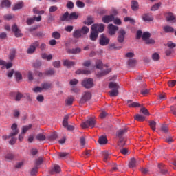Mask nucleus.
Segmentation results:
<instances>
[{
	"label": "nucleus",
	"instance_id": "nucleus-15",
	"mask_svg": "<svg viewBox=\"0 0 176 176\" xmlns=\"http://www.w3.org/2000/svg\"><path fill=\"white\" fill-rule=\"evenodd\" d=\"M126 133H128V128H124L118 130V132H116V136L118 137V139H124V138L122 137Z\"/></svg>",
	"mask_w": 176,
	"mask_h": 176
},
{
	"label": "nucleus",
	"instance_id": "nucleus-52",
	"mask_svg": "<svg viewBox=\"0 0 176 176\" xmlns=\"http://www.w3.org/2000/svg\"><path fill=\"white\" fill-rule=\"evenodd\" d=\"M58 10V7L56 6H52L50 7L49 12L50 13H54V12H57Z\"/></svg>",
	"mask_w": 176,
	"mask_h": 176
},
{
	"label": "nucleus",
	"instance_id": "nucleus-50",
	"mask_svg": "<svg viewBox=\"0 0 176 176\" xmlns=\"http://www.w3.org/2000/svg\"><path fill=\"white\" fill-rule=\"evenodd\" d=\"M124 21H125V22L129 21L131 23V24H135V20H134V19L130 18L129 16H126L124 19Z\"/></svg>",
	"mask_w": 176,
	"mask_h": 176
},
{
	"label": "nucleus",
	"instance_id": "nucleus-30",
	"mask_svg": "<svg viewBox=\"0 0 176 176\" xmlns=\"http://www.w3.org/2000/svg\"><path fill=\"white\" fill-rule=\"evenodd\" d=\"M137 166V161L135 158H131L129 160V168H133Z\"/></svg>",
	"mask_w": 176,
	"mask_h": 176
},
{
	"label": "nucleus",
	"instance_id": "nucleus-31",
	"mask_svg": "<svg viewBox=\"0 0 176 176\" xmlns=\"http://www.w3.org/2000/svg\"><path fill=\"white\" fill-rule=\"evenodd\" d=\"M41 58L43 60H47V61H50L52 58H53V56L52 54L47 55L46 53L41 54Z\"/></svg>",
	"mask_w": 176,
	"mask_h": 176
},
{
	"label": "nucleus",
	"instance_id": "nucleus-51",
	"mask_svg": "<svg viewBox=\"0 0 176 176\" xmlns=\"http://www.w3.org/2000/svg\"><path fill=\"white\" fill-rule=\"evenodd\" d=\"M151 57L154 61H158V60H160V55L157 53L153 54Z\"/></svg>",
	"mask_w": 176,
	"mask_h": 176
},
{
	"label": "nucleus",
	"instance_id": "nucleus-48",
	"mask_svg": "<svg viewBox=\"0 0 176 176\" xmlns=\"http://www.w3.org/2000/svg\"><path fill=\"white\" fill-rule=\"evenodd\" d=\"M52 36L54 38V39H60L61 38V34L58 32H54Z\"/></svg>",
	"mask_w": 176,
	"mask_h": 176
},
{
	"label": "nucleus",
	"instance_id": "nucleus-35",
	"mask_svg": "<svg viewBox=\"0 0 176 176\" xmlns=\"http://www.w3.org/2000/svg\"><path fill=\"white\" fill-rule=\"evenodd\" d=\"M36 139L38 141L43 142L46 140V136L43 133H38V135H36Z\"/></svg>",
	"mask_w": 176,
	"mask_h": 176
},
{
	"label": "nucleus",
	"instance_id": "nucleus-32",
	"mask_svg": "<svg viewBox=\"0 0 176 176\" xmlns=\"http://www.w3.org/2000/svg\"><path fill=\"white\" fill-rule=\"evenodd\" d=\"M131 9L134 12H137V10H138V9H140V7L138 6V3L137 1H133L131 2Z\"/></svg>",
	"mask_w": 176,
	"mask_h": 176
},
{
	"label": "nucleus",
	"instance_id": "nucleus-25",
	"mask_svg": "<svg viewBox=\"0 0 176 176\" xmlns=\"http://www.w3.org/2000/svg\"><path fill=\"white\" fill-rule=\"evenodd\" d=\"M12 3L9 0H3L1 2V8H10Z\"/></svg>",
	"mask_w": 176,
	"mask_h": 176
},
{
	"label": "nucleus",
	"instance_id": "nucleus-40",
	"mask_svg": "<svg viewBox=\"0 0 176 176\" xmlns=\"http://www.w3.org/2000/svg\"><path fill=\"white\" fill-rule=\"evenodd\" d=\"M23 6H24L23 2L18 3L12 8V10H19L22 9Z\"/></svg>",
	"mask_w": 176,
	"mask_h": 176
},
{
	"label": "nucleus",
	"instance_id": "nucleus-57",
	"mask_svg": "<svg viewBox=\"0 0 176 176\" xmlns=\"http://www.w3.org/2000/svg\"><path fill=\"white\" fill-rule=\"evenodd\" d=\"M162 3H158L154 6H152L151 10L155 12V10H158V9L160 8Z\"/></svg>",
	"mask_w": 176,
	"mask_h": 176
},
{
	"label": "nucleus",
	"instance_id": "nucleus-28",
	"mask_svg": "<svg viewBox=\"0 0 176 176\" xmlns=\"http://www.w3.org/2000/svg\"><path fill=\"white\" fill-rule=\"evenodd\" d=\"M138 64V60L135 58H131L128 60V65L129 67H135Z\"/></svg>",
	"mask_w": 176,
	"mask_h": 176
},
{
	"label": "nucleus",
	"instance_id": "nucleus-19",
	"mask_svg": "<svg viewBox=\"0 0 176 176\" xmlns=\"http://www.w3.org/2000/svg\"><path fill=\"white\" fill-rule=\"evenodd\" d=\"M91 41H96L98 38V32L96 30H92L89 36Z\"/></svg>",
	"mask_w": 176,
	"mask_h": 176
},
{
	"label": "nucleus",
	"instance_id": "nucleus-16",
	"mask_svg": "<svg viewBox=\"0 0 176 176\" xmlns=\"http://www.w3.org/2000/svg\"><path fill=\"white\" fill-rule=\"evenodd\" d=\"M60 171H61L60 166H59L58 165H55L54 166L53 168L51 169V170H50V174L55 175L60 173Z\"/></svg>",
	"mask_w": 176,
	"mask_h": 176
},
{
	"label": "nucleus",
	"instance_id": "nucleus-18",
	"mask_svg": "<svg viewBox=\"0 0 176 176\" xmlns=\"http://www.w3.org/2000/svg\"><path fill=\"white\" fill-rule=\"evenodd\" d=\"M81 52L82 49L80 47L67 50V53H69V54H79Z\"/></svg>",
	"mask_w": 176,
	"mask_h": 176
},
{
	"label": "nucleus",
	"instance_id": "nucleus-24",
	"mask_svg": "<svg viewBox=\"0 0 176 176\" xmlns=\"http://www.w3.org/2000/svg\"><path fill=\"white\" fill-rule=\"evenodd\" d=\"M158 168H160V173H162V175H166L168 173V170L163 164H159Z\"/></svg>",
	"mask_w": 176,
	"mask_h": 176
},
{
	"label": "nucleus",
	"instance_id": "nucleus-64",
	"mask_svg": "<svg viewBox=\"0 0 176 176\" xmlns=\"http://www.w3.org/2000/svg\"><path fill=\"white\" fill-rule=\"evenodd\" d=\"M43 163V158L40 157L38 158V160H36V167H38V166L41 165Z\"/></svg>",
	"mask_w": 176,
	"mask_h": 176
},
{
	"label": "nucleus",
	"instance_id": "nucleus-29",
	"mask_svg": "<svg viewBox=\"0 0 176 176\" xmlns=\"http://www.w3.org/2000/svg\"><path fill=\"white\" fill-rule=\"evenodd\" d=\"M63 65L65 67H74V65H76V64L74 61H71L69 60H65L63 61Z\"/></svg>",
	"mask_w": 176,
	"mask_h": 176
},
{
	"label": "nucleus",
	"instance_id": "nucleus-60",
	"mask_svg": "<svg viewBox=\"0 0 176 176\" xmlns=\"http://www.w3.org/2000/svg\"><path fill=\"white\" fill-rule=\"evenodd\" d=\"M38 166L34 167V168L32 169V170L30 171V175L32 176H35L36 175V173H38Z\"/></svg>",
	"mask_w": 176,
	"mask_h": 176
},
{
	"label": "nucleus",
	"instance_id": "nucleus-9",
	"mask_svg": "<svg viewBox=\"0 0 176 176\" xmlns=\"http://www.w3.org/2000/svg\"><path fill=\"white\" fill-rule=\"evenodd\" d=\"M68 118H69V116H64V120L62 122V125H63L64 128L67 129L68 131H74V126L72 125H68Z\"/></svg>",
	"mask_w": 176,
	"mask_h": 176
},
{
	"label": "nucleus",
	"instance_id": "nucleus-39",
	"mask_svg": "<svg viewBox=\"0 0 176 176\" xmlns=\"http://www.w3.org/2000/svg\"><path fill=\"white\" fill-rule=\"evenodd\" d=\"M109 47H110V49H114L115 50H120V49H122V47H123V45H120L118 46L115 43H111L109 45Z\"/></svg>",
	"mask_w": 176,
	"mask_h": 176
},
{
	"label": "nucleus",
	"instance_id": "nucleus-43",
	"mask_svg": "<svg viewBox=\"0 0 176 176\" xmlns=\"http://www.w3.org/2000/svg\"><path fill=\"white\" fill-rule=\"evenodd\" d=\"M57 138H58L57 133H52V135H50L48 136V140L50 142H53V141H55L57 139Z\"/></svg>",
	"mask_w": 176,
	"mask_h": 176
},
{
	"label": "nucleus",
	"instance_id": "nucleus-17",
	"mask_svg": "<svg viewBox=\"0 0 176 176\" xmlns=\"http://www.w3.org/2000/svg\"><path fill=\"white\" fill-rule=\"evenodd\" d=\"M73 38H75V39H79V38H82L83 35L82 34V32H80V29H77L73 32Z\"/></svg>",
	"mask_w": 176,
	"mask_h": 176
},
{
	"label": "nucleus",
	"instance_id": "nucleus-12",
	"mask_svg": "<svg viewBox=\"0 0 176 176\" xmlns=\"http://www.w3.org/2000/svg\"><path fill=\"white\" fill-rule=\"evenodd\" d=\"M93 72L92 69H89V68H84V69H80L78 70H76V74H85V75H88L90 74Z\"/></svg>",
	"mask_w": 176,
	"mask_h": 176
},
{
	"label": "nucleus",
	"instance_id": "nucleus-58",
	"mask_svg": "<svg viewBox=\"0 0 176 176\" xmlns=\"http://www.w3.org/2000/svg\"><path fill=\"white\" fill-rule=\"evenodd\" d=\"M28 25H31L35 23V18H28L26 21Z\"/></svg>",
	"mask_w": 176,
	"mask_h": 176
},
{
	"label": "nucleus",
	"instance_id": "nucleus-46",
	"mask_svg": "<svg viewBox=\"0 0 176 176\" xmlns=\"http://www.w3.org/2000/svg\"><path fill=\"white\" fill-rule=\"evenodd\" d=\"M14 76L16 78V80H17V82H19L20 80L23 79V76L21 75V72H16L14 73Z\"/></svg>",
	"mask_w": 176,
	"mask_h": 176
},
{
	"label": "nucleus",
	"instance_id": "nucleus-23",
	"mask_svg": "<svg viewBox=\"0 0 176 176\" xmlns=\"http://www.w3.org/2000/svg\"><path fill=\"white\" fill-rule=\"evenodd\" d=\"M165 17L167 21H173V20H175V16H174V14L172 12H166L165 14Z\"/></svg>",
	"mask_w": 176,
	"mask_h": 176
},
{
	"label": "nucleus",
	"instance_id": "nucleus-7",
	"mask_svg": "<svg viewBox=\"0 0 176 176\" xmlns=\"http://www.w3.org/2000/svg\"><path fill=\"white\" fill-rule=\"evenodd\" d=\"M91 30L98 32H103L104 30H105V25L102 23L94 24L91 25Z\"/></svg>",
	"mask_w": 176,
	"mask_h": 176
},
{
	"label": "nucleus",
	"instance_id": "nucleus-55",
	"mask_svg": "<svg viewBox=\"0 0 176 176\" xmlns=\"http://www.w3.org/2000/svg\"><path fill=\"white\" fill-rule=\"evenodd\" d=\"M109 153H108L107 151L103 152L104 162H107L108 159H109Z\"/></svg>",
	"mask_w": 176,
	"mask_h": 176
},
{
	"label": "nucleus",
	"instance_id": "nucleus-22",
	"mask_svg": "<svg viewBox=\"0 0 176 176\" xmlns=\"http://www.w3.org/2000/svg\"><path fill=\"white\" fill-rule=\"evenodd\" d=\"M78 17H79V14L76 12H73L70 14H69V21H71L72 20H78Z\"/></svg>",
	"mask_w": 176,
	"mask_h": 176
},
{
	"label": "nucleus",
	"instance_id": "nucleus-62",
	"mask_svg": "<svg viewBox=\"0 0 176 176\" xmlns=\"http://www.w3.org/2000/svg\"><path fill=\"white\" fill-rule=\"evenodd\" d=\"M119 139H120V141L118 142V146L120 147L124 146L126 145L124 138H119Z\"/></svg>",
	"mask_w": 176,
	"mask_h": 176
},
{
	"label": "nucleus",
	"instance_id": "nucleus-10",
	"mask_svg": "<svg viewBox=\"0 0 176 176\" xmlns=\"http://www.w3.org/2000/svg\"><path fill=\"white\" fill-rule=\"evenodd\" d=\"M92 98V94L89 91H85L82 98L80 100V104H85L87 101H89Z\"/></svg>",
	"mask_w": 176,
	"mask_h": 176
},
{
	"label": "nucleus",
	"instance_id": "nucleus-38",
	"mask_svg": "<svg viewBox=\"0 0 176 176\" xmlns=\"http://www.w3.org/2000/svg\"><path fill=\"white\" fill-rule=\"evenodd\" d=\"M32 126V124L22 126L21 134H25L28 131V130L31 129Z\"/></svg>",
	"mask_w": 176,
	"mask_h": 176
},
{
	"label": "nucleus",
	"instance_id": "nucleus-49",
	"mask_svg": "<svg viewBox=\"0 0 176 176\" xmlns=\"http://www.w3.org/2000/svg\"><path fill=\"white\" fill-rule=\"evenodd\" d=\"M16 57V50H12L9 55V60H10V61L14 60V58Z\"/></svg>",
	"mask_w": 176,
	"mask_h": 176
},
{
	"label": "nucleus",
	"instance_id": "nucleus-1",
	"mask_svg": "<svg viewBox=\"0 0 176 176\" xmlns=\"http://www.w3.org/2000/svg\"><path fill=\"white\" fill-rule=\"evenodd\" d=\"M11 130H12V132L10 133L9 135H3L2 139L4 141H6V140H8L11 138H14V136L17 135L19 133V129H17V124L14 123L12 124V126H11Z\"/></svg>",
	"mask_w": 176,
	"mask_h": 176
},
{
	"label": "nucleus",
	"instance_id": "nucleus-3",
	"mask_svg": "<svg viewBox=\"0 0 176 176\" xmlns=\"http://www.w3.org/2000/svg\"><path fill=\"white\" fill-rule=\"evenodd\" d=\"M102 68L103 67H97L95 69V71L98 72V73L96 74V76H97L98 78H102V77L106 76L107 74L111 73V68L106 69L105 70H104L102 72Z\"/></svg>",
	"mask_w": 176,
	"mask_h": 176
},
{
	"label": "nucleus",
	"instance_id": "nucleus-34",
	"mask_svg": "<svg viewBox=\"0 0 176 176\" xmlns=\"http://www.w3.org/2000/svg\"><path fill=\"white\" fill-rule=\"evenodd\" d=\"M98 142H99L100 145H104L107 143V139L105 136H101L98 140Z\"/></svg>",
	"mask_w": 176,
	"mask_h": 176
},
{
	"label": "nucleus",
	"instance_id": "nucleus-2",
	"mask_svg": "<svg viewBox=\"0 0 176 176\" xmlns=\"http://www.w3.org/2000/svg\"><path fill=\"white\" fill-rule=\"evenodd\" d=\"M109 88L113 89L109 91V95L111 97H117L118 95V89L120 87L118 83L111 82L109 83Z\"/></svg>",
	"mask_w": 176,
	"mask_h": 176
},
{
	"label": "nucleus",
	"instance_id": "nucleus-8",
	"mask_svg": "<svg viewBox=\"0 0 176 176\" xmlns=\"http://www.w3.org/2000/svg\"><path fill=\"white\" fill-rule=\"evenodd\" d=\"M12 31L14 32L16 38H21V36H23V33H21V30L19 28L17 25L14 24L12 26Z\"/></svg>",
	"mask_w": 176,
	"mask_h": 176
},
{
	"label": "nucleus",
	"instance_id": "nucleus-42",
	"mask_svg": "<svg viewBox=\"0 0 176 176\" xmlns=\"http://www.w3.org/2000/svg\"><path fill=\"white\" fill-rule=\"evenodd\" d=\"M58 156H59V157L61 159H65L69 156V153L67 152H60L58 153Z\"/></svg>",
	"mask_w": 176,
	"mask_h": 176
},
{
	"label": "nucleus",
	"instance_id": "nucleus-21",
	"mask_svg": "<svg viewBox=\"0 0 176 176\" xmlns=\"http://www.w3.org/2000/svg\"><path fill=\"white\" fill-rule=\"evenodd\" d=\"M128 107L129 108L140 107V104L137 102H133L132 100H128Z\"/></svg>",
	"mask_w": 176,
	"mask_h": 176
},
{
	"label": "nucleus",
	"instance_id": "nucleus-47",
	"mask_svg": "<svg viewBox=\"0 0 176 176\" xmlns=\"http://www.w3.org/2000/svg\"><path fill=\"white\" fill-rule=\"evenodd\" d=\"M135 120L139 122H144L145 120V117L138 114L135 116Z\"/></svg>",
	"mask_w": 176,
	"mask_h": 176
},
{
	"label": "nucleus",
	"instance_id": "nucleus-5",
	"mask_svg": "<svg viewBox=\"0 0 176 176\" xmlns=\"http://www.w3.org/2000/svg\"><path fill=\"white\" fill-rule=\"evenodd\" d=\"M96 121L94 118H89L88 121H85L82 123V127L84 129L86 128H94Z\"/></svg>",
	"mask_w": 176,
	"mask_h": 176
},
{
	"label": "nucleus",
	"instance_id": "nucleus-59",
	"mask_svg": "<svg viewBox=\"0 0 176 176\" xmlns=\"http://www.w3.org/2000/svg\"><path fill=\"white\" fill-rule=\"evenodd\" d=\"M140 112L142 113V114H144V116H149V112L148 111L147 109H146L145 107L142 108L140 110Z\"/></svg>",
	"mask_w": 176,
	"mask_h": 176
},
{
	"label": "nucleus",
	"instance_id": "nucleus-61",
	"mask_svg": "<svg viewBox=\"0 0 176 176\" xmlns=\"http://www.w3.org/2000/svg\"><path fill=\"white\" fill-rule=\"evenodd\" d=\"M12 19H14V15L11 14L4 15V20H12Z\"/></svg>",
	"mask_w": 176,
	"mask_h": 176
},
{
	"label": "nucleus",
	"instance_id": "nucleus-63",
	"mask_svg": "<svg viewBox=\"0 0 176 176\" xmlns=\"http://www.w3.org/2000/svg\"><path fill=\"white\" fill-rule=\"evenodd\" d=\"M65 31H66V32H72V31H74V26L72 25H67L65 28Z\"/></svg>",
	"mask_w": 176,
	"mask_h": 176
},
{
	"label": "nucleus",
	"instance_id": "nucleus-53",
	"mask_svg": "<svg viewBox=\"0 0 176 176\" xmlns=\"http://www.w3.org/2000/svg\"><path fill=\"white\" fill-rule=\"evenodd\" d=\"M14 157V155L10 152H9L8 153H7L6 155H5V159H6L7 160H12Z\"/></svg>",
	"mask_w": 176,
	"mask_h": 176
},
{
	"label": "nucleus",
	"instance_id": "nucleus-14",
	"mask_svg": "<svg viewBox=\"0 0 176 176\" xmlns=\"http://www.w3.org/2000/svg\"><path fill=\"white\" fill-rule=\"evenodd\" d=\"M108 43H109V38L105 36L104 34H102L100 38V45H101V46H107Z\"/></svg>",
	"mask_w": 176,
	"mask_h": 176
},
{
	"label": "nucleus",
	"instance_id": "nucleus-45",
	"mask_svg": "<svg viewBox=\"0 0 176 176\" xmlns=\"http://www.w3.org/2000/svg\"><path fill=\"white\" fill-rule=\"evenodd\" d=\"M164 31L165 32H174V28L167 25L164 27Z\"/></svg>",
	"mask_w": 176,
	"mask_h": 176
},
{
	"label": "nucleus",
	"instance_id": "nucleus-44",
	"mask_svg": "<svg viewBox=\"0 0 176 176\" xmlns=\"http://www.w3.org/2000/svg\"><path fill=\"white\" fill-rule=\"evenodd\" d=\"M35 50H36V49L35 48L34 46H33L32 45H31L29 48L27 50V53L28 54H32V53H34L35 52Z\"/></svg>",
	"mask_w": 176,
	"mask_h": 176
},
{
	"label": "nucleus",
	"instance_id": "nucleus-20",
	"mask_svg": "<svg viewBox=\"0 0 176 176\" xmlns=\"http://www.w3.org/2000/svg\"><path fill=\"white\" fill-rule=\"evenodd\" d=\"M60 21H69V12L67 11L60 17Z\"/></svg>",
	"mask_w": 176,
	"mask_h": 176
},
{
	"label": "nucleus",
	"instance_id": "nucleus-26",
	"mask_svg": "<svg viewBox=\"0 0 176 176\" xmlns=\"http://www.w3.org/2000/svg\"><path fill=\"white\" fill-rule=\"evenodd\" d=\"M142 20L144 21H153V17L151 16L149 14H144L142 15Z\"/></svg>",
	"mask_w": 176,
	"mask_h": 176
},
{
	"label": "nucleus",
	"instance_id": "nucleus-54",
	"mask_svg": "<svg viewBox=\"0 0 176 176\" xmlns=\"http://www.w3.org/2000/svg\"><path fill=\"white\" fill-rule=\"evenodd\" d=\"M55 72L53 69L47 70L44 72L45 76H53L54 75Z\"/></svg>",
	"mask_w": 176,
	"mask_h": 176
},
{
	"label": "nucleus",
	"instance_id": "nucleus-56",
	"mask_svg": "<svg viewBox=\"0 0 176 176\" xmlns=\"http://www.w3.org/2000/svg\"><path fill=\"white\" fill-rule=\"evenodd\" d=\"M66 105L70 106L72 104V102H74V98L73 97H69L68 98L66 101Z\"/></svg>",
	"mask_w": 176,
	"mask_h": 176
},
{
	"label": "nucleus",
	"instance_id": "nucleus-36",
	"mask_svg": "<svg viewBox=\"0 0 176 176\" xmlns=\"http://www.w3.org/2000/svg\"><path fill=\"white\" fill-rule=\"evenodd\" d=\"M80 31L81 32V34L87 35V34H89L90 30L87 26H83L81 29H80Z\"/></svg>",
	"mask_w": 176,
	"mask_h": 176
},
{
	"label": "nucleus",
	"instance_id": "nucleus-33",
	"mask_svg": "<svg viewBox=\"0 0 176 176\" xmlns=\"http://www.w3.org/2000/svg\"><path fill=\"white\" fill-rule=\"evenodd\" d=\"M52 85V84H51V82H43L42 85H41V88L43 89L44 90H48L51 89Z\"/></svg>",
	"mask_w": 176,
	"mask_h": 176
},
{
	"label": "nucleus",
	"instance_id": "nucleus-41",
	"mask_svg": "<svg viewBox=\"0 0 176 176\" xmlns=\"http://www.w3.org/2000/svg\"><path fill=\"white\" fill-rule=\"evenodd\" d=\"M151 38V33L149 32H145L142 35V38L143 41H147V39H149Z\"/></svg>",
	"mask_w": 176,
	"mask_h": 176
},
{
	"label": "nucleus",
	"instance_id": "nucleus-27",
	"mask_svg": "<svg viewBox=\"0 0 176 176\" xmlns=\"http://www.w3.org/2000/svg\"><path fill=\"white\" fill-rule=\"evenodd\" d=\"M94 23V20L93 19V17L91 16H89L87 17V21H85L83 22V24H85L87 25H91Z\"/></svg>",
	"mask_w": 176,
	"mask_h": 176
},
{
	"label": "nucleus",
	"instance_id": "nucleus-37",
	"mask_svg": "<svg viewBox=\"0 0 176 176\" xmlns=\"http://www.w3.org/2000/svg\"><path fill=\"white\" fill-rule=\"evenodd\" d=\"M0 65H3L4 67H13V63H6V61L0 59Z\"/></svg>",
	"mask_w": 176,
	"mask_h": 176
},
{
	"label": "nucleus",
	"instance_id": "nucleus-13",
	"mask_svg": "<svg viewBox=\"0 0 176 176\" xmlns=\"http://www.w3.org/2000/svg\"><path fill=\"white\" fill-rule=\"evenodd\" d=\"M113 20H115V16L113 14L105 15L102 18V21L103 23H105L106 24H108V23L113 21Z\"/></svg>",
	"mask_w": 176,
	"mask_h": 176
},
{
	"label": "nucleus",
	"instance_id": "nucleus-11",
	"mask_svg": "<svg viewBox=\"0 0 176 176\" xmlns=\"http://www.w3.org/2000/svg\"><path fill=\"white\" fill-rule=\"evenodd\" d=\"M109 34L110 35H115L116 34V31L119 30V27L111 23L108 25Z\"/></svg>",
	"mask_w": 176,
	"mask_h": 176
},
{
	"label": "nucleus",
	"instance_id": "nucleus-6",
	"mask_svg": "<svg viewBox=\"0 0 176 176\" xmlns=\"http://www.w3.org/2000/svg\"><path fill=\"white\" fill-rule=\"evenodd\" d=\"M126 36V31L121 29L118 32L117 41L118 43H123L124 42V38Z\"/></svg>",
	"mask_w": 176,
	"mask_h": 176
},
{
	"label": "nucleus",
	"instance_id": "nucleus-4",
	"mask_svg": "<svg viewBox=\"0 0 176 176\" xmlns=\"http://www.w3.org/2000/svg\"><path fill=\"white\" fill-rule=\"evenodd\" d=\"M82 86L85 89H91L94 87V80L91 78H85L82 81Z\"/></svg>",
	"mask_w": 176,
	"mask_h": 176
}]
</instances>
